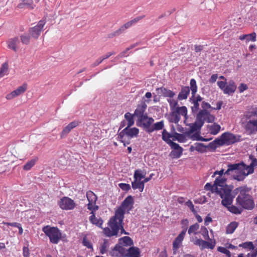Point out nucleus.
Wrapping results in <instances>:
<instances>
[{"label":"nucleus","mask_w":257,"mask_h":257,"mask_svg":"<svg viewBox=\"0 0 257 257\" xmlns=\"http://www.w3.org/2000/svg\"><path fill=\"white\" fill-rule=\"evenodd\" d=\"M135 203L134 199L133 196H127L124 200L122 202L120 205L125 210H127V213H129L134 208V204Z\"/></svg>","instance_id":"nucleus-13"},{"label":"nucleus","mask_w":257,"mask_h":257,"mask_svg":"<svg viewBox=\"0 0 257 257\" xmlns=\"http://www.w3.org/2000/svg\"><path fill=\"white\" fill-rule=\"evenodd\" d=\"M21 42L24 45H28L30 42V35L29 34L24 33L20 36Z\"/></svg>","instance_id":"nucleus-44"},{"label":"nucleus","mask_w":257,"mask_h":257,"mask_svg":"<svg viewBox=\"0 0 257 257\" xmlns=\"http://www.w3.org/2000/svg\"><path fill=\"white\" fill-rule=\"evenodd\" d=\"M186 229H183L178 234V235L175 238V240H177L178 242H182L186 234Z\"/></svg>","instance_id":"nucleus-57"},{"label":"nucleus","mask_w":257,"mask_h":257,"mask_svg":"<svg viewBox=\"0 0 257 257\" xmlns=\"http://www.w3.org/2000/svg\"><path fill=\"white\" fill-rule=\"evenodd\" d=\"M146 173L143 174L141 169H137L135 171L134 174V178L136 180L141 181L145 178Z\"/></svg>","instance_id":"nucleus-42"},{"label":"nucleus","mask_w":257,"mask_h":257,"mask_svg":"<svg viewBox=\"0 0 257 257\" xmlns=\"http://www.w3.org/2000/svg\"><path fill=\"white\" fill-rule=\"evenodd\" d=\"M25 3L26 8L30 10H33L35 5L34 4L33 0H23Z\"/></svg>","instance_id":"nucleus-59"},{"label":"nucleus","mask_w":257,"mask_h":257,"mask_svg":"<svg viewBox=\"0 0 257 257\" xmlns=\"http://www.w3.org/2000/svg\"><path fill=\"white\" fill-rule=\"evenodd\" d=\"M164 127V122L163 120L157 122L152 125L151 133L156 131L162 130Z\"/></svg>","instance_id":"nucleus-38"},{"label":"nucleus","mask_w":257,"mask_h":257,"mask_svg":"<svg viewBox=\"0 0 257 257\" xmlns=\"http://www.w3.org/2000/svg\"><path fill=\"white\" fill-rule=\"evenodd\" d=\"M118 244L127 247L134 245V241L131 237L128 236H124L118 239Z\"/></svg>","instance_id":"nucleus-24"},{"label":"nucleus","mask_w":257,"mask_h":257,"mask_svg":"<svg viewBox=\"0 0 257 257\" xmlns=\"http://www.w3.org/2000/svg\"><path fill=\"white\" fill-rule=\"evenodd\" d=\"M122 33V32H121L120 28H119L117 30L108 34L107 37L108 38L111 39L114 37H117V36H119Z\"/></svg>","instance_id":"nucleus-54"},{"label":"nucleus","mask_w":257,"mask_h":257,"mask_svg":"<svg viewBox=\"0 0 257 257\" xmlns=\"http://www.w3.org/2000/svg\"><path fill=\"white\" fill-rule=\"evenodd\" d=\"M236 204L240 205L242 208L248 210H251L254 207V202L251 195L245 199H241L238 198L236 199Z\"/></svg>","instance_id":"nucleus-8"},{"label":"nucleus","mask_w":257,"mask_h":257,"mask_svg":"<svg viewBox=\"0 0 257 257\" xmlns=\"http://www.w3.org/2000/svg\"><path fill=\"white\" fill-rule=\"evenodd\" d=\"M107 224L109 227H106L103 228V232L105 236L111 237L113 236L116 237L120 235L118 234L120 228L117 226L116 223L108 221Z\"/></svg>","instance_id":"nucleus-6"},{"label":"nucleus","mask_w":257,"mask_h":257,"mask_svg":"<svg viewBox=\"0 0 257 257\" xmlns=\"http://www.w3.org/2000/svg\"><path fill=\"white\" fill-rule=\"evenodd\" d=\"M186 125L189 126L190 127V130L186 131V134L187 136L189 137H191V134L193 132H196L197 133H200V130L202 127L200 124H199L197 122H194V123H191L189 124H186Z\"/></svg>","instance_id":"nucleus-15"},{"label":"nucleus","mask_w":257,"mask_h":257,"mask_svg":"<svg viewBox=\"0 0 257 257\" xmlns=\"http://www.w3.org/2000/svg\"><path fill=\"white\" fill-rule=\"evenodd\" d=\"M217 250L218 251L226 254L227 257H231V253L230 251L227 249V248L222 246H218L217 248Z\"/></svg>","instance_id":"nucleus-53"},{"label":"nucleus","mask_w":257,"mask_h":257,"mask_svg":"<svg viewBox=\"0 0 257 257\" xmlns=\"http://www.w3.org/2000/svg\"><path fill=\"white\" fill-rule=\"evenodd\" d=\"M227 181V178L225 177H217L216 178L214 181V187H218V186L223 187L225 183Z\"/></svg>","instance_id":"nucleus-36"},{"label":"nucleus","mask_w":257,"mask_h":257,"mask_svg":"<svg viewBox=\"0 0 257 257\" xmlns=\"http://www.w3.org/2000/svg\"><path fill=\"white\" fill-rule=\"evenodd\" d=\"M42 230L48 237L50 242L58 244L61 238V230L57 226L47 225L42 227Z\"/></svg>","instance_id":"nucleus-2"},{"label":"nucleus","mask_w":257,"mask_h":257,"mask_svg":"<svg viewBox=\"0 0 257 257\" xmlns=\"http://www.w3.org/2000/svg\"><path fill=\"white\" fill-rule=\"evenodd\" d=\"M109 245L108 240L104 239L103 242L101 244L100 247V252L101 254H103L107 252V248Z\"/></svg>","instance_id":"nucleus-45"},{"label":"nucleus","mask_w":257,"mask_h":257,"mask_svg":"<svg viewBox=\"0 0 257 257\" xmlns=\"http://www.w3.org/2000/svg\"><path fill=\"white\" fill-rule=\"evenodd\" d=\"M205 110H200L196 115V122L203 126L204 121H206Z\"/></svg>","instance_id":"nucleus-29"},{"label":"nucleus","mask_w":257,"mask_h":257,"mask_svg":"<svg viewBox=\"0 0 257 257\" xmlns=\"http://www.w3.org/2000/svg\"><path fill=\"white\" fill-rule=\"evenodd\" d=\"M240 135H235L230 132H226L216 138L213 141V143L216 146V148L218 147L230 146L240 142Z\"/></svg>","instance_id":"nucleus-1"},{"label":"nucleus","mask_w":257,"mask_h":257,"mask_svg":"<svg viewBox=\"0 0 257 257\" xmlns=\"http://www.w3.org/2000/svg\"><path fill=\"white\" fill-rule=\"evenodd\" d=\"M125 210L119 206L115 211L114 215L111 217L108 221L116 223L119 221H123Z\"/></svg>","instance_id":"nucleus-12"},{"label":"nucleus","mask_w":257,"mask_h":257,"mask_svg":"<svg viewBox=\"0 0 257 257\" xmlns=\"http://www.w3.org/2000/svg\"><path fill=\"white\" fill-rule=\"evenodd\" d=\"M168 102L169 103L170 107L171 110H173L175 108L178 107L177 105H178V103L177 100H175L174 99H168Z\"/></svg>","instance_id":"nucleus-60"},{"label":"nucleus","mask_w":257,"mask_h":257,"mask_svg":"<svg viewBox=\"0 0 257 257\" xmlns=\"http://www.w3.org/2000/svg\"><path fill=\"white\" fill-rule=\"evenodd\" d=\"M152 125V124L150 123L149 121L145 120L143 128L147 133L151 134Z\"/></svg>","instance_id":"nucleus-61"},{"label":"nucleus","mask_w":257,"mask_h":257,"mask_svg":"<svg viewBox=\"0 0 257 257\" xmlns=\"http://www.w3.org/2000/svg\"><path fill=\"white\" fill-rule=\"evenodd\" d=\"M132 126H126L117 135L125 137L127 139H133L137 138L139 136L140 130L136 127H132Z\"/></svg>","instance_id":"nucleus-4"},{"label":"nucleus","mask_w":257,"mask_h":257,"mask_svg":"<svg viewBox=\"0 0 257 257\" xmlns=\"http://www.w3.org/2000/svg\"><path fill=\"white\" fill-rule=\"evenodd\" d=\"M233 188V186L232 185H228L227 184H225L224 186L223 187L222 190L225 196H228V194H230V193L231 192L232 189Z\"/></svg>","instance_id":"nucleus-51"},{"label":"nucleus","mask_w":257,"mask_h":257,"mask_svg":"<svg viewBox=\"0 0 257 257\" xmlns=\"http://www.w3.org/2000/svg\"><path fill=\"white\" fill-rule=\"evenodd\" d=\"M216 244V241L214 239L211 241H207L202 240L201 245L200 246V249L203 250L205 248H209L212 249L214 248Z\"/></svg>","instance_id":"nucleus-28"},{"label":"nucleus","mask_w":257,"mask_h":257,"mask_svg":"<svg viewBox=\"0 0 257 257\" xmlns=\"http://www.w3.org/2000/svg\"><path fill=\"white\" fill-rule=\"evenodd\" d=\"M222 200H221V204L225 207L228 208L232 203L231 199H229L228 196H223Z\"/></svg>","instance_id":"nucleus-48"},{"label":"nucleus","mask_w":257,"mask_h":257,"mask_svg":"<svg viewBox=\"0 0 257 257\" xmlns=\"http://www.w3.org/2000/svg\"><path fill=\"white\" fill-rule=\"evenodd\" d=\"M116 225L117 226H118L119 228V230H120V235H121L122 234L128 235L129 234V233L126 232L124 228V223L123 221H119L116 222Z\"/></svg>","instance_id":"nucleus-55"},{"label":"nucleus","mask_w":257,"mask_h":257,"mask_svg":"<svg viewBox=\"0 0 257 257\" xmlns=\"http://www.w3.org/2000/svg\"><path fill=\"white\" fill-rule=\"evenodd\" d=\"M193 106H191V109L192 111V113L195 114L196 113L199 109V103L195 100L193 101Z\"/></svg>","instance_id":"nucleus-62"},{"label":"nucleus","mask_w":257,"mask_h":257,"mask_svg":"<svg viewBox=\"0 0 257 257\" xmlns=\"http://www.w3.org/2000/svg\"><path fill=\"white\" fill-rule=\"evenodd\" d=\"M145 16L144 15L137 17L134 18V19L125 23L124 24L122 25L119 28L123 33L126 29H128L133 25L136 24L139 21H140L141 20H142L144 18H145Z\"/></svg>","instance_id":"nucleus-16"},{"label":"nucleus","mask_w":257,"mask_h":257,"mask_svg":"<svg viewBox=\"0 0 257 257\" xmlns=\"http://www.w3.org/2000/svg\"><path fill=\"white\" fill-rule=\"evenodd\" d=\"M38 160V157H35L31 160L28 161L24 166L23 170L25 171H29L36 164Z\"/></svg>","instance_id":"nucleus-33"},{"label":"nucleus","mask_w":257,"mask_h":257,"mask_svg":"<svg viewBox=\"0 0 257 257\" xmlns=\"http://www.w3.org/2000/svg\"><path fill=\"white\" fill-rule=\"evenodd\" d=\"M204 189L207 191H210L212 193L215 192L217 194H219L221 198L223 197V194L218 187H214V184L211 183H207L204 186Z\"/></svg>","instance_id":"nucleus-25"},{"label":"nucleus","mask_w":257,"mask_h":257,"mask_svg":"<svg viewBox=\"0 0 257 257\" xmlns=\"http://www.w3.org/2000/svg\"><path fill=\"white\" fill-rule=\"evenodd\" d=\"M238 226V223L236 221H232L229 224H228L226 228V233L227 234H232L233 233L236 228Z\"/></svg>","instance_id":"nucleus-34"},{"label":"nucleus","mask_w":257,"mask_h":257,"mask_svg":"<svg viewBox=\"0 0 257 257\" xmlns=\"http://www.w3.org/2000/svg\"><path fill=\"white\" fill-rule=\"evenodd\" d=\"M57 204L61 209L65 210H72L76 205L72 199L67 196L62 197L58 201Z\"/></svg>","instance_id":"nucleus-5"},{"label":"nucleus","mask_w":257,"mask_h":257,"mask_svg":"<svg viewBox=\"0 0 257 257\" xmlns=\"http://www.w3.org/2000/svg\"><path fill=\"white\" fill-rule=\"evenodd\" d=\"M228 210L234 214H240L242 212V209L238 208L237 207L232 205L228 207Z\"/></svg>","instance_id":"nucleus-46"},{"label":"nucleus","mask_w":257,"mask_h":257,"mask_svg":"<svg viewBox=\"0 0 257 257\" xmlns=\"http://www.w3.org/2000/svg\"><path fill=\"white\" fill-rule=\"evenodd\" d=\"M86 197L89 202L88 204H95L97 200V196L92 191H88L86 193Z\"/></svg>","instance_id":"nucleus-32"},{"label":"nucleus","mask_w":257,"mask_h":257,"mask_svg":"<svg viewBox=\"0 0 257 257\" xmlns=\"http://www.w3.org/2000/svg\"><path fill=\"white\" fill-rule=\"evenodd\" d=\"M9 64L8 62L4 63L0 68V78L8 74Z\"/></svg>","instance_id":"nucleus-40"},{"label":"nucleus","mask_w":257,"mask_h":257,"mask_svg":"<svg viewBox=\"0 0 257 257\" xmlns=\"http://www.w3.org/2000/svg\"><path fill=\"white\" fill-rule=\"evenodd\" d=\"M256 116L257 119V111H251L249 112L246 114V120H248L249 119H254L253 117Z\"/></svg>","instance_id":"nucleus-64"},{"label":"nucleus","mask_w":257,"mask_h":257,"mask_svg":"<svg viewBox=\"0 0 257 257\" xmlns=\"http://www.w3.org/2000/svg\"><path fill=\"white\" fill-rule=\"evenodd\" d=\"M237 165H238V171H247V172L245 173L246 175L247 176H248L249 174H252L254 171V168L253 167H252L250 165H246L243 161H241L239 163H237Z\"/></svg>","instance_id":"nucleus-19"},{"label":"nucleus","mask_w":257,"mask_h":257,"mask_svg":"<svg viewBox=\"0 0 257 257\" xmlns=\"http://www.w3.org/2000/svg\"><path fill=\"white\" fill-rule=\"evenodd\" d=\"M150 101V100H143L142 99L140 103L137 105V108L135 109L134 111V115H136V116H139L141 114L144 113L145 112L146 109L147 107V105L146 102L149 103Z\"/></svg>","instance_id":"nucleus-14"},{"label":"nucleus","mask_w":257,"mask_h":257,"mask_svg":"<svg viewBox=\"0 0 257 257\" xmlns=\"http://www.w3.org/2000/svg\"><path fill=\"white\" fill-rule=\"evenodd\" d=\"M19 43V39L18 37L10 38L7 41L8 48L12 50L15 52H17L18 51V48L17 47V45Z\"/></svg>","instance_id":"nucleus-17"},{"label":"nucleus","mask_w":257,"mask_h":257,"mask_svg":"<svg viewBox=\"0 0 257 257\" xmlns=\"http://www.w3.org/2000/svg\"><path fill=\"white\" fill-rule=\"evenodd\" d=\"M201 234L203 236L204 239H207L209 241H211L212 239L210 238L209 234H208V231L207 228L204 226H202L201 227Z\"/></svg>","instance_id":"nucleus-49"},{"label":"nucleus","mask_w":257,"mask_h":257,"mask_svg":"<svg viewBox=\"0 0 257 257\" xmlns=\"http://www.w3.org/2000/svg\"><path fill=\"white\" fill-rule=\"evenodd\" d=\"M99 208V206L98 205H96L95 204H87V209L89 210H90L91 214L93 215V213H95V212Z\"/></svg>","instance_id":"nucleus-63"},{"label":"nucleus","mask_w":257,"mask_h":257,"mask_svg":"<svg viewBox=\"0 0 257 257\" xmlns=\"http://www.w3.org/2000/svg\"><path fill=\"white\" fill-rule=\"evenodd\" d=\"M82 243L88 248L93 249V245L87 239L86 235L83 237Z\"/></svg>","instance_id":"nucleus-52"},{"label":"nucleus","mask_w":257,"mask_h":257,"mask_svg":"<svg viewBox=\"0 0 257 257\" xmlns=\"http://www.w3.org/2000/svg\"><path fill=\"white\" fill-rule=\"evenodd\" d=\"M156 91H157L158 94H160L161 96H163L165 97H168L172 98L175 94V92L173 91L170 89H168L167 88L164 87L157 88L156 89Z\"/></svg>","instance_id":"nucleus-21"},{"label":"nucleus","mask_w":257,"mask_h":257,"mask_svg":"<svg viewBox=\"0 0 257 257\" xmlns=\"http://www.w3.org/2000/svg\"><path fill=\"white\" fill-rule=\"evenodd\" d=\"M27 89V84L24 83L22 85L18 87L16 89L14 90V93L15 94L16 96H18L24 93Z\"/></svg>","instance_id":"nucleus-39"},{"label":"nucleus","mask_w":257,"mask_h":257,"mask_svg":"<svg viewBox=\"0 0 257 257\" xmlns=\"http://www.w3.org/2000/svg\"><path fill=\"white\" fill-rule=\"evenodd\" d=\"M89 219L91 223L95 225L100 228H103L102 227V224L103 223V219L101 217H99L98 219H97L95 216V213H93V215L90 216Z\"/></svg>","instance_id":"nucleus-27"},{"label":"nucleus","mask_w":257,"mask_h":257,"mask_svg":"<svg viewBox=\"0 0 257 257\" xmlns=\"http://www.w3.org/2000/svg\"><path fill=\"white\" fill-rule=\"evenodd\" d=\"M235 172L238 173V175H233L232 176V178L237 181H243L245 179V177L247 176L245 171H236Z\"/></svg>","instance_id":"nucleus-41"},{"label":"nucleus","mask_w":257,"mask_h":257,"mask_svg":"<svg viewBox=\"0 0 257 257\" xmlns=\"http://www.w3.org/2000/svg\"><path fill=\"white\" fill-rule=\"evenodd\" d=\"M199 228V224L198 223H195V224L191 225L188 230V233L189 235H191L192 233H193L194 234H197V230Z\"/></svg>","instance_id":"nucleus-43"},{"label":"nucleus","mask_w":257,"mask_h":257,"mask_svg":"<svg viewBox=\"0 0 257 257\" xmlns=\"http://www.w3.org/2000/svg\"><path fill=\"white\" fill-rule=\"evenodd\" d=\"M190 85L192 96L189 98V101L192 103L193 101L195 100V95L197 91V85L195 79L192 78L190 80Z\"/></svg>","instance_id":"nucleus-22"},{"label":"nucleus","mask_w":257,"mask_h":257,"mask_svg":"<svg viewBox=\"0 0 257 257\" xmlns=\"http://www.w3.org/2000/svg\"><path fill=\"white\" fill-rule=\"evenodd\" d=\"M187 134L186 132L183 134L175 133L174 134L169 133L166 129H164L162 132V139L167 144H169L168 141L171 140L170 138H172V141H178L179 143H185L187 141Z\"/></svg>","instance_id":"nucleus-3"},{"label":"nucleus","mask_w":257,"mask_h":257,"mask_svg":"<svg viewBox=\"0 0 257 257\" xmlns=\"http://www.w3.org/2000/svg\"><path fill=\"white\" fill-rule=\"evenodd\" d=\"M190 87L187 86H181V91L178 95V100H182L186 99L190 94Z\"/></svg>","instance_id":"nucleus-18"},{"label":"nucleus","mask_w":257,"mask_h":257,"mask_svg":"<svg viewBox=\"0 0 257 257\" xmlns=\"http://www.w3.org/2000/svg\"><path fill=\"white\" fill-rule=\"evenodd\" d=\"M136 115L130 112H126L124 114V117L126 121H127V126H133L135 124L134 117Z\"/></svg>","instance_id":"nucleus-30"},{"label":"nucleus","mask_w":257,"mask_h":257,"mask_svg":"<svg viewBox=\"0 0 257 257\" xmlns=\"http://www.w3.org/2000/svg\"><path fill=\"white\" fill-rule=\"evenodd\" d=\"M127 249H126L123 245L116 243L112 248L111 251L109 252V254L111 256L127 257Z\"/></svg>","instance_id":"nucleus-9"},{"label":"nucleus","mask_w":257,"mask_h":257,"mask_svg":"<svg viewBox=\"0 0 257 257\" xmlns=\"http://www.w3.org/2000/svg\"><path fill=\"white\" fill-rule=\"evenodd\" d=\"M71 130L72 128L68 125H67L66 126H65L61 133V138H63V137L66 136Z\"/></svg>","instance_id":"nucleus-56"},{"label":"nucleus","mask_w":257,"mask_h":257,"mask_svg":"<svg viewBox=\"0 0 257 257\" xmlns=\"http://www.w3.org/2000/svg\"><path fill=\"white\" fill-rule=\"evenodd\" d=\"M167 144L173 150L169 154V156L172 159L179 158L182 155L183 149L178 144L173 142L172 140L168 141Z\"/></svg>","instance_id":"nucleus-7"},{"label":"nucleus","mask_w":257,"mask_h":257,"mask_svg":"<svg viewBox=\"0 0 257 257\" xmlns=\"http://www.w3.org/2000/svg\"><path fill=\"white\" fill-rule=\"evenodd\" d=\"M238 165H237V163H228L227 164V169L224 172L223 175H229L230 172L236 171H238Z\"/></svg>","instance_id":"nucleus-35"},{"label":"nucleus","mask_w":257,"mask_h":257,"mask_svg":"<svg viewBox=\"0 0 257 257\" xmlns=\"http://www.w3.org/2000/svg\"><path fill=\"white\" fill-rule=\"evenodd\" d=\"M236 89V85L233 80H229L223 90V93L230 95L234 93Z\"/></svg>","instance_id":"nucleus-20"},{"label":"nucleus","mask_w":257,"mask_h":257,"mask_svg":"<svg viewBox=\"0 0 257 257\" xmlns=\"http://www.w3.org/2000/svg\"><path fill=\"white\" fill-rule=\"evenodd\" d=\"M239 39L241 41L246 40V42H248L250 41L255 42L256 41V35L255 32H252L248 34L242 35L239 36Z\"/></svg>","instance_id":"nucleus-26"},{"label":"nucleus","mask_w":257,"mask_h":257,"mask_svg":"<svg viewBox=\"0 0 257 257\" xmlns=\"http://www.w3.org/2000/svg\"><path fill=\"white\" fill-rule=\"evenodd\" d=\"M118 186L122 190L125 192L128 191L131 188V187L129 184L125 183H120L118 184Z\"/></svg>","instance_id":"nucleus-58"},{"label":"nucleus","mask_w":257,"mask_h":257,"mask_svg":"<svg viewBox=\"0 0 257 257\" xmlns=\"http://www.w3.org/2000/svg\"><path fill=\"white\" fill-rule=\"evenodd\" d=\"M244 129L247 135H251L257 132V119L246 120Z\"/></svg>","instance_id":"nucleus-11"},{"label":"nucleus","mask_w":257,"mask_h":257,"mask_svg":"<svg viewBox=\"0 0 257 257\" xmlns=\"http://www.w3.org/2000/svg\"><path fill=\"white\" fill-rule=\"evenodd\" d=\"M207 127H210V133L212 135H217L221 128L220 125L216 123H214L211 125H208Z\"/></svg>","instance_id":"nucleus-37"},{"label":"nucleus","mask_w":257,"mask_h":257,"mask_svg":"<svg viewBox=\"0 0 257 257\" xmlns=\"http://www.w3.org/2000/svg\"><path fill=\"white\" fill-rule=\"evenodd\" d=\"M41 31L40 29L34 26L29 28V34L34 39H37L40 36Z\"/></svg>","instance_id":"nucleus-31"},{"label":"nucleus","mask_w":257,"mask_h":257,"mask_svg":"<svg viewBox=\"0 0 257 257\" xmlns=\"http://www.w3.org/2000/svg\"><path fill=\"white\" fill-rule=\"evenodd\" d=\"M194 146H196V151L200 153L206 152L207 148L211 152H215L216 149V146L214 145L213 141L209 143L207 145H205L202 143H195Z\"/></svg>","instance_id":"nucleus-10"},{"label":"nucleus","mask_w":257,"mask_h":257,"mask_svg":"<svg viewBox=\"0 0 257 257\" xmlns=\"http://www.w3.org/2000/svg\"><path fill=\"white\" fill-rule=\"evenodd\" d=\"M205 112L206 121L208 123H212L215 120V116L213 114H211L209 111L205 110Z\"/></svg>","instance_id":"nucleus-50"},{"label":"nucleus","mask_w":257,"mask_h":257,"mask_svg":"<svg viewBox=\"0 0 257 257\" xmlns=\"http://www.w3.org/2000/svg\"><path fill=\"white\" fill-rule=\"evenodd\" d=\"M117 136L116 138V140L120 142V143L123 144V147H126L127 145L131 144V140L132 139H127V140H125V137L121 136L120 137V135H117Z\"/></svg>","instance_id":"nucleus-47"},{"label":"nucleus","mask_w":257,"mask_h":257,"mask_svg":"<svg viewBox=\"0 0 257 257\" xmlns=\"http://www.w3.org/2000/svg\"><path fill=\"white\" fill-rule=\"evenodd\" d=\"M126 255L127 257H140L141 250L139 247L132 245L127 248Z\"/></svg>","instance_id":"nucleus-23"}]
</instances>
